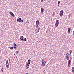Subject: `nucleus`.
Masks as SVG:
<instances>
[{
    "instance_id": "1",
    "label": "nucleus",
    "mask_w": 74,
    "mask_h": 74,
    "mask_svg": "<svg viewBox=\"0 0 74 74\" xmlns=\"http://www.w3.org/2000/svg\"><path fill=\"white\" fill-rule=\"evenodd\" d=\"M59 20H56V24H55V26H56V27H57L58 26V25H59Z\"/></svg>"
},
{
    "instance_id": "2",
    "label": "nucleus",
    "mask_w": 74,
    "mask_h": 74,
    "mask_svg": "<svg viewBox=\"0 0 74 74\" xmlns=\"http://www.w3.org/2000/svg\"><path fill=\"white\" fill-rule=\"evenodd\" d=\"M63 10H61L60 12V16H63Z\"/></svg>"
},
{
    "instance_id": "3",
    "label": "nucleus",
    "mask_w": 74,
    "mask_h": 74,
    "mask_svg": "<svg viewBox=\"0 0 74 74\" xmlns=\"http://www.w3.org/2000/svg\"><path fill=\"white\" fill-rule=\"evenodd\" d=\"M6 66L7 68H8V66H9V64L8 63V60H7L6 61Z\"/></svg>"
},
{
    "instance_id": "4",
    "label": "nucleus",
    "mask_w": 74,
    "mask_h": 74,
    "mask_svg": "<svg viewBox=\"0 0 74 74\" xmlns=\"http://www.w3.org/2000/svg\"><path fill=\"white\" fill-rule=\"evenodd\" d=\"M44 60H45L43 59H42V66H45V64H46L44 63V62H45V61H44Z\"/></svg>"
},
{
    "instance_id": "5",
    "label": "nucleus",
    "mask_w": 74,
    "mask_h": 74,
    "mask_svg": "<svg viewBox=\"0 0 74 74\" xmlns=\"http://www.w3.org/2000/svg\"><path fill=\"white\" fill-rule=\"evenodd\" d=\"M71 60H69L68 62V66L69 67H70V65H71Z\"/></svg>"
},
{
    "instance_id": "6",
    "label": "nucleus",
    "mask_w": 74,
    "mask_h": 74,
    "mask_svg": "<svg viewBox=\"0 0 74 74\" xmlns=\"http://www.w3.org/2000/svg\"><path fill=\"white\" fill-rule=\"evenodd\" d=\"M44 8H41V13L42 14H43V12H44Z\"/></svg>"
},
{
    "instance_id": "7",
    "label": "nucleus",
    "mask_w": 74,
    "mask_h": 74,
    "mask_svg": "<svg viewBox=\"0 0 74 74\" xmlns=\"http://www.w3.org/2000/svg\"><path fill=\"white\" fill-rule=\"evenodd\" d=\"M71 31V28H70L69 27L68 28V33L70 34V31Z\"/></svg>"
},
{
    "instance_id": "8",
    "label": "nucleus",
    "mask_w": 74,
    "mask_h": 74,
    "mask_svg": "<svg viewBox=\"0 0 74 74\" xmlns=\"http://www.w3.org/2000/svg\"><path fill=\"white\" fill-rule=\"evenodd\" d=\"M39 25V21L37 20L36 21V25Z\"/></svg>"
},
{
    "instance_id": "9",
    "label": "nucleus",
    "mask_w": 74,
    "mask_h": 74,
    "mask_svg": "<svg viewBox=\"0 0 74 74\" xmlns=\"http://www.w3.org/2000/svg\"><path fill=\"white\" fill-rule=\"evenodd\" d=\"M20 38L22 41H24V39H23V36H21L20 37Z\"/></svg>"
},
{
    "instance_id": "10",
    "label": "nucleus",
    "mask_w": 74,
    "mask_h": 74,
    "mask_svg": "<svg viewBox=\"0 0 74 74\" xmlns=\"http://www.w3.org/2000/svg\"><path fill=\"white\" fill-rule=\"evenodd\" d=\"M10 14L12 15V16L13 17H14V14L12 12H10Z\"/></svg>"
},
{
    "instance_id": "11",
    "label": "nucleus",
    "mask_w": 74,
    "mask_h": 74,
    "mask_svg": "<svg viewBox=\"0 0 74 74\" xmlns=\"http://www.w3.org/2000/svg\"><path fill=\"white\" fill-rule=\"evenodd\" d=\"M22 20V19L20 17H18V18L17 19V21L18 22H19V21H21Z\"/></svg>"
},
{
    "instance_id": "12",
    "label": "nucleus",
    "mask_w": 74,
    "mask_h": 74,
    "mask_svg": "<svg viewBox=\"0 0 74 74\" xmlns=\"http://www.w3.org/2000/svg\"><path fill=\"white\" fill-rule=\"evenodd\" d=\"M70 56H67L66 57V59L67 60H69V58H70V57H69Z\"/></svg>"
},
{
    "instance_id": "13",
    "label": "nucleus",
    "mask_w": 74,
    "mask_h": 74,
    "mask_svg": "<svg viewBox=\"0 0 74 74\" xmlns=\"http://www.w3.org/2000/svg\"><path fill=\"white\" fill-rule=\"evenodd\" d=\"M70 54H69V53H67L66 54V56H70Z\"/></svg>"
},
{
    "instance_id": "14",
    "label": "nucleus",
    "mask_w": 74,
    "mask_h": 74,
    "mask_svg": "<svg viewBox=\"0 0 74 74\" xmlns=\"http://www.w3.org/2000/svg\"><path fill=\"white\" fill-rule=\"evenodd\" d=\"M31 62V60H30L29 59L28 60V64H30V62Z\"/></svg>"
},
{
    "instance_id": "15",
    "label": "nucleus",
    "mask_w": 74,
    "mask_h": 74,
    "mask_svg": "<svg viewBox=\"0 0 74 74\" xmlns=\"http://www.w3.org/2000/svg\"><path fill=\"white\" fill-rule=\"evenodd\" d=\"M28 62H26V65L25 66H29V64H28Z\"/></svg>"
},
{
    "instance_id": "16",
    "label": "nucleus",
    "mask_w": 74,
    "mask_h": 74,
    "mask_svg": "<svg viewBox=\"0 0 74 74\" xmlns=\"http://www.w3.org/2000/svg\"><path fill=\"white\" fill-rule=\"evenodd\" d=\"M1 71L2 72H3V71H4V70H3V66H2L1 68Z\"/></svg>"
},
{
    "instance_id": "17",
    "label": "nucleus",
    "mask_w": 74,
    "mask_h": 74,
    "mask_svg": "<svg viewBox=\"0 0 74 74\" xmlns=\"http://www.w3.org/2000/svg\"><path fill=\"white\" fill-rule=\"evenodd\" d=\"M72 72L74 73V67H73L72 68Z\"/></svg>"
},
{
    "instance_id": "18",
    "label": "nucleus",
    "mask_w": 74,
    "mask_h": 74,
    "mask_svg": "<svg viewBox=\"0 0 74 74\" xmlns=\"http://www.w3.org/2000/svg\"><path fill=\"white\" fill-rule=\"evenodd\" d=\"M25 67L26 69H29V66H25Z\"/></svg>"
},
{
    "instance_id": "19",
    "label": "nucleus",
    "mask_w": 74,
    "mask_h": 74,
    "mask_svg": "<svg viewBox=\"0 0 74 74\" xmlns=\"http://www.w3.org/2000/svg\"><path fill=\"white\" fill-rule=\"evenodd\" d=\"M38 32H37V33H38V32H39V31H40V27L39 28H38Z\"/></svg>"
},
{
    "instance_id": "20",
    "label": "nucleus",
    "mask_w": 74,
    "mask_h": 74,
    "mask_svg": "<svg viewBox=\"0 0 74 74\" xmlns=\"http://www.w3.org/2000/svg\"><path fill=\"white\" fill-rule=\"evenodd\" d=\"M38 29L37 28V29H36V33H38V32H38Z\"/></svg>"
},
{
    "instance_id": "21",
    "label": "nucleus",
    "mask_w": 74,
    "mask_h": 74,
    "mask_svg": "<svg viewBox=\"0 0 74 74\" xmlns=\"http://www.w3.org/2000/svg\"><path fill=\"white\" fill-rule=\"evenodd\" d=\"M14 49V47H10V49Z\"/></svg>"
},
{
    "instance_id": "22",
    "label": "nucleus",
    "mask_w": 74,
    "mask_h": 74,
    "mask_svg": "<svg viewBox=\"0 0 74 74\" xmlns=\"http://www.w3.org/2000/svg\"><path fill=\"white\" fill-rule=\"evenodd\" d=\"M24 41H26V38H25L24 39Z\"/></svg>"
},
{
    "instance_id": "23",
    "label": "nucleus",
    "mask_w": 74,
    "mask_h": 74,
    "mask_svg": "<svg viewBox=\"0 0 74 74\" xmlns=\"http://www.w3.org/2000/svg\"><path fill=\"white\" fill-rule=\"evenodd\" d=\"M36 25V29H37V28L38 27V25Z\"/></svg>"
},
{
    "instance_id": "24",
    "label": "nucleus",
    "mask_w": 74,
    "mask_h": 74,
    "mask_svg": "<svg viewBox=\"0 0 74 74\" xmlns=\"http://www.w3.org/2000/svg\"><path fill=\"white\" fill-rule=\"evenodd\" d=\"M14 47H16L17 46V45H16V44L15 43H14Z\"/></svg>"
},
{
    "instance_id": "25",
    "label": "nucleus",
    "mask_w": 74,
    "mask_h": 74,
    "mask_svg": "<svg viewBox=\"0 0 74 74\" xmlns=\"http://www.w3.org/2000/svg\"><path fill=\"white\" fill-rule=\"evenodd\" d=\"M60 3V1H58V4H59Z\"/></svg>"
},
{
    "instance_id": "26",
    "label": "nucleus",
    "mask_w": 74,
    "mask_h": 74,
    "mask_svg": "<svg viewBox=\"0 0 74 74\" xmlns=\"http://www.w3.org/2000/svg\"><path fill=\"white\" fill-rule=\"evenodd\" d=\"M70 16H71V15H70V14H69V16H68L69 18H70Z\"/></svg>"
},
{
    "instance_id": "27",
    "label": "nucleus",
    "mask_w": 74,
    "mask_h": 74,
    "mask_svg": "<svg viewBox=\"0 0 74 74\" xmlns=\"http://www.w3.org/2000/svg\"><path fill=\"white\" fill-rule=\"evenodd\" d=\"M69 52H70V55H71V53H72L71 52V51H69Z\"/></svg>"
},
{
    "instance_id": "28",
    "label": "nucleus",
    "mask_w": 74,
    "mask_h": 74,
    "mask_svg": "<svg viewBox=\"0 0 74 74\" xmlns=\"http://www.w3.org/2000/svg\"><path fill=\"white\" fill-rule=\"evenodd\" d=\"M21 22H23V20H21V21H20Z\"/></svg>"
},
{
    "instance_id": "29",
    "label": "nucleus",
    "mask_w": 74,
    "mask_h": 74,
    "mask_svg": "<svg viewBox=\"0 0 74 74\" xmlns=\"http://www.w3.org/2000/svg\"><path fill=\"white\" fill-rule=\"evenodd\" d=\"M18 50H17L16 51V54H18Z\"/></svg>"
},
{
    "instance_id": "30",
    "label": "nucleus",
    "mask_w": 74,
    "mask_h": 74,
    "mask_svg": "<svg viewBox=\"0 0 74 74\" xmlns=\"http://www.w3.org/2000/svg\"><path fill=\"white\" fill-rule=\"evenodd\" d=\"M69 51H70V52H73V51H72V50H70Z\"/></svg>"
},
{
    "instance_id": "31",
    "label": "nucleus",
    "mask_w": 74,
    "mask_h": 74,
    "mask_svg": "<svg viewBox=\"0 0 74 74\" xmlns=\"http://www.w3.org/2000/svg\"><path fill=\"white\" fill-rule=\"evenodd\" d=\"M43 73H45V70H44L43 71Z\"/></svg>"
},
{
    "instance_id": "32",
    "label": "nucleus",
    "mask_w": 74,
    "mask_h": 74,
    "mask_svg": "<svg viewBox=\"0 0 74 74\" xmlns=\"http://www.w3.org/2000/svg\"><path fill=\"white\" fill-rule=\"evenodd\" d=\"M14 48L15 49H16V46H15V47H14Z\"/></svg>"
},
{
    "instance_id": "33",
    "label": "nucleus",
    "mask_w": 74,
    "mask_h": 74,
    "mask_svg": "<svg viewBox=\"0 0 74 74\" xmlns=\"http://www.w3.org/2000/svg\"><path fill=\"white\" fill-rule=\"evenodd\" d=\"M58 7H59V4H58Z\"/></svg>"
},
{
    "instance_id": "34",
    "label": "nucleus",
    "mask_w": 74,
    "mask_h": 74,
    "mask_svg": "<svg viewBox=\"0 0 74 74\" xmlns=\"http://www.w3.org/2000/svg\"><path fill=\"white\" fill-rule=\"evenodd\" d=\"M53 14H55V12H53Z\"/></svg>"
},
{
    "instance_id": "35",
    "label": "nucleus",
    "mask_w": 74,
    "mask_h": 74,
    "mask_svg": "<svg viewBox=\"0 0 74 74\" xmlns=\"http://www.w3.org/2000/svg\"><path fill=\"white\" fill-rule=\"evenodd\" d=\"M9 63H11V61H9Z\"/></svg>"
},
{
    "instance_id": "36",
    "label": "nucleus",
    "mask_w": 74,
    "mask_h": 74,
    "mask_svg": "<svg viewBox=\"0 0 74 74\" xmlns=\"http://www.w3.org/2000/svg\"><path fill=\"white\" fill-rule=\"evenodd\" d=\"M41 1V2H42V1H43V0H42Z\"/></svg>"
},
{
    "instance_id": "37",
    "label": "nucleus",
    "mask_w": 74,
    "mask_h": 74,
    "mask_svg": "<svg viewBox=\"0 0 74 74\" xmlns=\"http://www.w3.org/2000/svg\"><path fill=\"white\" fill-rule=\"evenodd\" d=\"M9 61H10V59H9Z\"/></svg>"
},
{
    "instance_id": "38",
    "label": "nucleus",
    "mask_w": 74,
    "mask_h": 74,
    "mask_svg": "<svg viewBox=\"0 0 74 74\" xmlns=\"http://www.w3.org/2000/svg\"><path fill=\"white\" fill-rule=\"evenodd\" d=\"M45 63H46V62H45Z\"/></svg>"
},
{
    "instance_id": "39",
    "label": "nucleus",
    "mask_w": 74,
    "mask_h": 74,
    "mask_svg": "<svg viewBox=\"0 0 74 74\" xmlns=\"http://www.w3.org/2000/svg\"><path fill=\"white\" fill-rule=\"evenodd\" d=\"M26 74H28V73H26Z\"/></svg>"
},
{
    "instance_id": "40",
    "label": "nucleus",
    "mask_w": 74,
    "mask_h": 74,
    "mask_svg": "<svg viewBox=\"0 0 74 74\" xmlns=\"http://www.w3.org/2000/svg\"><path fill=\"white\" fill-rule=\"evenodd\" d=\"M53 15V16H55V14H54Z\"/></svg>"
},
{
    "instance_id": "41",
    "label": "nucleus",
    "mask_w": 74,
    "mask_h": 74,
    "mask_svg": "<svg viewBox=\"0 0 74 74\" xmlns=\"http://www.w3.org/2000/svg\"><path fill=\"white\" fill-rule=\"evenodd\" d=\"M14 55H15V54H14Z\"/></svg>"
}]
</instances>
